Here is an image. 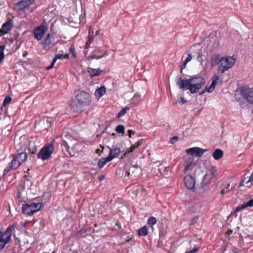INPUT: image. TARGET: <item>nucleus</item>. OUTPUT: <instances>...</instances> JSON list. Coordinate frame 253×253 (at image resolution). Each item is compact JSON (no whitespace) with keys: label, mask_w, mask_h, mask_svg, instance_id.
<instances>
[{"label":"nucleus","mask_w":253,"mask_h":253,"mask_svg":"<svg viewBox=\"0 0 253 253\" xmlns=\"http://www.w3.org/2000/svg\"><path fill=\"white\" fill-rule=\"evenodd\" d=\"M205 80L201 76H193L189 79L183 80L176 77V84L180 89L184 90L189 89L191 93L198 92L205 84Z\"/></svg>","instance_id":"f257e3e1"},{"label":"nucleus","mask_w":253,"mask_h":253,"mask_svg":"<svg viewBox=\"0 0 253 253\" xmlns=\"http://www.w3.org/2000/svg\"><path fill=\"white\" fill-rule=\"evenodd\" d=\"M54 151L53 142L46 144L37 155L39 159L42 160L49 159Z\"/></svg>","instance_id":"f03ea898"},{"label":"nucleus","mask_w":253,"mask_h":253,"mask_svg":"<svg viewBox=\"0 0 253 253\" xmlns=\"http://www.w3.org/2000/svg\"><path fill=\"white\" fill-rule=\"evenodd\" d=\"M42 205L41 203H32L23 204L22 207V212L27 216L32 215L34 213L40 210Z\"/></svg>","instance_id":"7ed1b4c3"},{"label":"nucleus","mask_w":253,"mask_h":253,"mask_svg":"<svg viewBox=\"0 0 253 253\" xmlns=\"http://www.w3.org/2000/svg\"><path fill=\"white\" fill-rule=\"evenodd\" d=\"M236 60L233 57H222L221 63L218 67V73L223 74L226 71L232 67L235 64Z\"/></svg>","instance_id":"20e7f679"},{"label":"nucleus","mask_w":253,"mask_h":253,"mask_svg":"<svg viewBox=\"0 0 253 253\" xmlns=\"http://www.w3.org/2000/svg\"><path fill=\"white\" fill-rule=\"evenodd\" d=\"M75 98L84 106H89L92 101L89 93L84 90H79L76 95Z\"/></svg>","instance_id":"39448f33"},{"label":"nucleus","mask_w":253,"mask_h":253,"mask_svg":"<svg viewBox=\"0 0 253 253\" xmlns=\"http://www.w3.org/2000/svg\"><path fill=\"white\" fill-rule=\"evenodd\" d=\"M241 95L243 98L250 103L253 104V87L249 88L243 86L240 89Z\"/></svg>","instance_id":"423d86ee"},{"label":"nucleus","mask_w":253,"mask_h":253,"mask_svg":"<svg viewBox=\"0 0 253 253\" xmlns=\"http://www.w3.org/2000/svg\"><path fill=\"white\" fill-rule=\"evenodd\" d=\"M54 41L55 39L53 36L50 34L46 35L43 41L41 42L43 49L46 51L50 50L53 45Z\"/></svg>","instance_id":"0eeeda50"},{"label":"nucleus","mask_w":253,"mask_h":253,"mask_svg":"<svg viewBox=\"0 0 253 253\" xmlns=\"http://www.w3.org/2000/svg\"><path fill=\"white\" fill-rule=\"evenodd\" d=\"M69 105L71 110L73 112L77 113L82 112L84 110V107H85L84 105H82L81 102L78 101L76 98L72 100L70 102Z\"/></svg>","instance_id":"6e6552de"},{"label":"nucleus","mask_w":253,"mask_h":253,"mask_svg":"<svg viewBox=\"0 0 253 253\" xmlns=\"http://www.w3.org/2000/svg\"><path fill=\"white\" fill-rule=\"evenodd\" d=\"M207 150L206 149L196 147L187 149L186 152L192 156L201 157Z\"/></svg>","instance_id":"1a4fd4ad"},{"label":"nucleus","mask_w":253,"mask_h":253,"mask_svg":"<svg viewBox=\"0 0 253 253\" xmlns=\"http://www.w3.org/2000/svg\"><path fill=\"white\" fill-rule=\"evenodd\" d=\"M13 24V21L11 19H9L4 23L0 29V37L7 34L12 28Z\"/></svg>","instance_id":"9d476101"},{"label":"nucleus","mask_w":253,"mask_h":253,"mask_svg":"<svg viewBox=\"0 0 253 253\" xmlns=\"http://www.w3.org/2000/svg\"><path fill=\"white\" fill-rule=\"evenodd\" d=\"M46 30H47L46 27L43 25H41L37 27L34 31L35 38L38 41H41L42 39Z\"/></svg>","instance_id":"9b49d317"},{"label":"nucleus","mask_w":253,"mask_h":253,"mask_svg":"<svg viewBox=\"0 0 253 253\" xmlns=\"http://www.w3.org/2000/svg\"><path fill=\"white\" fill-rule=\"evenodd\" d=\"M184 183L187 189L192 190L195 188L196 180L191 175H186L184 178Z\"/></svg>","instance_id":"f8f14e48"},{"label":"nucleus","mask_w":253,"mask_h":253,"mask_svg":"<svg viewBox=\"0 0 253 253\" xmlns=\"http://www.w3.org/2000/svg\"><path fill=\"white\" fill-rule=\"evenodd\" d=\"M34 1L35 0H21L15 4V6L19 10H22L29 8Z\"/></svg>","instance_id":"ddd939ff"},{"label":"nucleus","mask_w":253,"mask_h":253,"mask_svg":"<svg viewBox=\"0 0 253 253\" xmlns=\"http://www.w3.org/2000/svg\"><path fill=\"white\" fill-rule=\"evenodd\" d=\"M219 80V77L217 75H214L212 77V78L211 79L212 83L210 85H206L205 87V90L203 91L202 92H201L200 94H203L205 91H208L209 93H211L212 92V91L214 90L215 88V85L217 84V82Z\"/></svg>","instance_id":"4468645a"},{"label":"nucleus","mask_w":253,"mask_h":253,"mask_svg":"<svg viewBox=\"0 0 253 253\" xmlns=\"http://www.w3.org/2000/svg\"><path fill=\"white\" fill-rule=\"evenodd\" d=\"M121 153V149L119 148H114L110 149L108 157L111 161L117 158Z\"/></svg>","instance_id":"2eb2a0df"},{"label":"nucleus","mask_w":253,"mask_h":253,"mask_svg":"<svg viewBox=\"0 0 253 253\" xmlns=\"http://www.w3.org/2000/svg\"><path fill=\"white\" fill-rule=\"evenodd\" d=\"M16 226L15 224H12L11 225L9 226L6 231L4 232L2 234H1V232L0 231V234H1L0 236H3V237L4 235H7L6 237H9L10 241L11 239V235L12 234V232L14 231L15 229L16 228Z\"/></svg>","instance_id":"dca6fc26"},{"label":"nucleus","mask_w":253,"mask_h":253,"mask_svg":"<svg viewBox=\"0 0 253 253\" xmlns=\"http://www.w3.org/2000/svg\"><path fill=\"white\" fill-rule=\"evenodd\" d=\"M253 206V199L250 200L247 203H244L242 205L239 206L237 207L235 210V212H237L241 211V210H243L247 207H252Z\"/></svg>","instance_id":"f3484780"},{"label":"nucleus","mask_w":253,"mask_h":253,"mask_svg":"<svg viewBox=\"0 0 253 253\" xmlns=\"http://www.w3.org/2000/svg\"><path fill=\"white\" fill-rule=\"evenodd\" d=\"M106 93V87L103 85L98 88L94 92V95L97 99L101 97Z\"/></svg>","instance_id":"a211bd4d"},{"label":"nucleus","mask_w":253,"mask_h":253,"mask_svg":"<svg viewBox=\"0 0 253 253\" xmlns=\"http://www.w3.org/2000/svg\"><path fill=\"white\" fill-rule=\"evenodd\" d=\"M219 63H221V59L220 58V55L217 53L214 54L211 58V66H215L218 64Z\"/></svg>","instance_id":"6ab92c4d"},{"label":"nucleus","mask_w":253,"mask_h":253,"mask_svg":"<svg viewBox=\"0 0 253 253\" xmlns=\"http://www.w3.org/2000/svg\"><path fill=\"white\" fill-rule=\"evenodd\" d=\"M15 157L21 164H22L27 160L28 155L25 152H19L17 154V156H16Z\"/></svg>","instance_id":"aec40b11"},{"label":"nucleus","mask_w":253,"mask_h":253,"mask_svg":"<svg viewBox=\"0 0 253 253\" xmlns=\"http://www.w3.org/2000/svg\"><path fill=\"white\" fill-rule=\"evenodd\" d=\"M223 156V152L220 149H216L212 153V156L214 160H218Z\"/></svg>","instance_id":"412c9836"},{"label":"nucleus","mask_w":253,"mask_h":253,"mask_svg":"<svg viewBox=\"0 0 253 253\" xmlns=\"http://www.w3.org/2000/svg\"><path fill=\"white\" fill-rule=\"evenodd\" d=\"M22 164L16 158L14 157L13 160L8 164L10 166V167L11 168L13 169H16L18 168Z\"/></svg>","instance_id":"4be33fe9"},{"label":"nucleus","mask_w":253,"mask_h":253,"mask_svg":"<svg viewBox=\"0 0 253 253\" xmlns=\"http://www.w3.org/2000/svg\"><path fill=\"white\" fill-rule=\"evenodd\" d=\"M111 161L108 156L102 158L98 160L97 166L99 169H102L108 162Z\"/></svg>","instance_id":"5701e85b"},{"label":"nucleus","mask_w":253,"mask_h":253,"mask_svg":"<svg viewBox=\"0 0 253 253\" xmlns=\"http://www.w3.org/2000/svg\"><path fill=\"white\" fill-rule=\"evenodd\" d=\"M9 241V237L3 239V236H0V251L2 250Z\"/></svg>","instance_id":"b1692460"},{"label":"nucleus","mask_w":253,"mask_h":253,"mask_svg":"<svg viewBox=\"0 0 253 253\" xmlns=\"http://www.w3.org/2000/svg\"><path fill=\"white\" fill-rule=\"evenodd\" d=\"M87 71L91 76H99L102 72L99 69H93L92 68H88Z\"/></svg>","instance_id":"393cba45"},{"label":"nucleus","mask_w":253,"mask_h":253,"mask_svg":"<svg viewBox=\"0 0 253 253\" xmlns=\"http://www.w3.org/2000/svg\"><path fill=\"white\" fill-rule=\"evenodd\" d=\"M211 179L212 178L211 176H210V175H209L207 173L205 174L203 178L202 182V186L207 185L211 182Z\"/></svg>","instance_id":"a878e982"},{"label":"nucleus","mask_w":253,"mask_h":253,"mask_svg":"<svg viewBox=\"0 0 253 253\" xmlns=\"http://www.w3.org/2000/svg\"><path fill=\"white\" fill-rule=\"evenodd\" d=\"M138 234L141 236H145L148 235V231L146 226H144L138 230Z\"/></svg>","instance_id":"bb28decb"},{"label":"nucleus","mask_w":253,"mask_h":253,"mask_svg":"<svg viewBox=\"0 0 253 253\" xmlns=\"http://www.w3.org/2000/svg\"><path fill=\"white\" fill-rule=\"evenodd\" d=\"M209 170L211 174L210 175V176H211L212 178L216 176L217 174V170L215 166H211Z\"/></svg>","instance_id":"cd10ccee"},{"label":"nucleus","mask_w":253,"mask_h":253,"mask_svg":"<svg viewBox=\"0 0 253 253\" xmlns=\"http://www.w3.org/2000/svg\"><path fill=\"white\" fill-rule=\"evenodd\" d=\"M201 205L199 204H195L191 207V211L193 212H198L201 211Z\"/></svg>","instance_id":"c85d7f7f"},{"label":"nucleus","mask_w":253,"mask_h":253,"mask_svg":"<svg viewBox=\"0 0 253 253\" xmlns=\"http://www.w3.org/2000/svg\"><path fill=\"white\" fill-rule=\"evenodd\" d=\"M143 139H140L138 140L137 142L134 143V144L132 145L130 148V152H132L134 150V149L138 147H139L140 145H141L143 143Z\"/></svg>","instance_id":"c756f323"},{"label":"nucleus","mask_w":253,"mask_h":253,"mask_svg":"<svg viewBox=\"0 0 253 253\" xmlns=\"http://www.w3.org/2000/svg\"><path fill=\"white\" fill-rule=\"evenodd\" d=\"M5 48L4 45H0V63L4 59L5 55L4 54V50Z\"/></svg>","instance_id":"7c9ffc66"},{"label":"nucleus","mask_w":253,"mask_h":253,"mask_svg":"<svg viewBox=\"0 0 253 253\" xmlns=\"http://www.w3.org/2000/svg\"><path fill=\"white\" fill-rule=\"evenodd\" d=\"M157 219L154 216L149 217L147 220V224L150 226H152L153 225H155Z\"/></svg>","instance_id":"2f4dec72"},{"label":"nucleus","mask_w":253,"mask_h":253,"mask_svg":"<svg viewBox=\"0 0 253 253\" xmlns=\"http://www.w3.org/2000/svg\"><path fill=\"white\" fill-rule=\"evenodd\" d=\"M125 127L122 125H118L115 128V130L119 133H124L125 131Z\"/></svg>","instance_id":"473e14b6"},{"label":"nucleus","mask_w":253,"mask_h":253,"mask_svg":"<svg viewBox=\"0 0 253 253\" xmlns=\"http://www.w3.org/2000/svg\"><path fill=\"white\" fill-rule=\"evenodd\" d=\"M194 165L192 161L191 162H190L189 163H187L186 166H185V168H184V173H186L187 171L188 170H189V169H192V166Z\"/></svg>","instance_id":"72a5a7b5"},{"label":"nucleus","mask_w":253,"mask_h":253,"mask_svg":"<svg viewBox=\"0 0 253 253\" xmlns=\"http://www.w3.org/2000/svg\"><path fill=\"white\" fill-rule=\"evenodd\" d=\"M129 110V108L126 107L124 109H122L118 114L117 117L118 118H120L123 117L126 112L127 110Z\"/></svg>","instance_id":"f704fd0d"},{"label":"nucleus","mask_w":253,"mask_h":253,"mask_svg":"<svg viewBox=\"0 0 253 253\" xmlns=\"http://www.w3.org/2000/svg\"><path fill=\"white\" fill-rule=\"evenodd\" d=\"M11 100L12 99L10 96H6L3 100L2 106H5L6 105L9 104Z\"/></svg>","instance_id":"c9c22d12"},{"label":"nucleus","mask_w":253,"mask_h":253,"mask_svg":"<svg viewBox=\"0 0 253 253\" xmlns=\"http://www.w3.org/2000/svg\"><path fill=\"white\" fill-rule=\"evenodd\" d=\"M70 52L72 54L74 58H76V51L74 46H71L69 48Z\"/></svg>","instance_id":"e433bc0d"},{"label":"nucleus","mask_w":253,"mask_h":253,"mask_svg":"<svg viewBox=\"0 0 253 253\" xmlns=\"http://www.w3.org/2000/svg\"><path fill=\"white\" fill-rule=\"evenodd\" d=\"M103 56H104V55L98 56V55H91L89 56L87 58L88 59H100L103 58Z\"/></svg>","instance_id":"4c0bfd02"},{"label":"nucleus","mask_w":253,"mask_h":253,"mask_svg":"<svg viewBox=\"0 0 253 253\" xmlns=\"http://www.w3.org/2000/svg\"><path fill=\"white\" fill-rule=\"evenodd\" d=\"M197 60L201 63L204 61L203 55L201 52H199L197 56Z\"/></svg>","instance_id":"58836bf2"},{"label":"nucleus","mask_w":253,"mask_h":253,"mask_svg":"<svg viewBox=\"0 0 253 253\" xmlns=\"http://www.w3.org/2000/svg\"><path fill=\"white\" fill-rule=\"evenodd\" d=\"M199 219V217L198 216H195L194 217H193L192 219H191L190 220V225H194V224H195L198 220Z\"/></svg>","instance_id":"ea45409f"},{"label":"nucleus","mask_w":253,"mask_h":253,"mask_svg":"<svg viewBox=\"0 0 253 253\" xmlns=\"http://www.w3.org/2000/svg\"><path fill=\"white\" fill-rule=\"evenodd\" d=\"M63 57V54H57L55 55L54 58L53 59L54 62H56L57 59H61Z\"/></svg>","instance_id":"a19ab883"},{"label":"nucleus","mask_w":253,"mask_h":253,"mask_svg":"<svg viewBox=\"0 0 253 253\" xmlns=\"http://www.w3.org/2000/svg\"><path fill=\"white\" fill-rule=\"evenodd\" d=\"M191 59H192V55L191 53H188V56L185 60L184 62H185V63L187 64L189 62H190L191 60Z\"/></svg>","instance_id":"79ce46f5"},{"label":"nucleus","mask_w":253,"mask_h":253,"mask_svg":"<svg viewBox=\"0 0 253 253\" xmlns=\"http://www.w3.org/2000/svg\"><path fill=\"white\" fill-rule=\"evenodd\" d=\"M13 169L10 167V166L8 165L7 167L4 169L3 171V174H6L10 170H12Z\"/></svg>","instance_id":"37998d69"},{"label":"nucleus","mask_w":253,"mask_h":253,"mask_svg":"<svg viewBox=\"0 0 253 253\" xmlns=\"http://www.w3.org/2000/svg\"><path fill=\"white\" fill-rule=\"evenodd\" d=\"M230 192V189L228 187H226L225 189H222L220 191L221 195H224L225 193H228Z\"/></svg>","instance_id":"c03bdc74"},{"label":"nucleus","mask_w":253,"mask_h":253,"mask_svg":"<svg viewBox=\"0 0 253 253\" xmlns=\"http://www.w3.org/2000/svg\"><path fill=\"white\" fill-rule=\"evenodd\" d=\"M177 140H178V137H176V136H174V137H172V138H170V139L169 140V142L171 144H173L176 141H177Z\"/></svg>","instance_id":"a18cd8bd"},{"label":"nucleus","mask_w":253,"mask_h":253,"mask_svg":"<svg viewBox=\"0 0 253 253\" xmlns=\"http://www.w3.org/2000/svg\"><path fill=\"white\" fill-rule=\"evenodd\" d=\"M198 250H199L198 248H195L189 251L188 252H187L186 253H194L196 252Z\"/></svg>","instance_id":"49530a36"},{"label":"nucleus","mask_w":253,"mask_h":253,"mask_svg":"<svg viewBox=\"0 0 253 253\" xmlns=\"http://www.w3.org/2000/svg\"><path fill=\"white\" fill-rule=\"evenodd\" d=\"M55 63V62H54V61H53V60H52V63H51V65H50V66H49L47 67H46V69H47V70H49L51 69V68H52L53 67V66H54V65Z\"/></svg>","instance_id":"de8ad7c7"},{"label":"nucleus","mask_w":253,"mask_h":253,"mask_svg":"<svg viewBox=\"0 0 253 253\" xmlns=\"http://www.w3.org/2000/svg\"><path fill=\"white\" fill-rule=\"evenodd\" d=\"M187 102V101L184 99V97H181L180 99V100L179 101V102L180 104H185L186 102Z\"/></svg>","instance_id":"09e8293b"},{"label":"nucleus","mask_w":253,"mask_h":253,"mask_svg":"<svg viewBox=\"0 0 253 253\" xmlns=\"http://www.w3.org/2000/svg\"><path fill=\"white\" fill-rule=\"evenodd\" d=\"M246 182L247 181H246L245 178L243 179L239 184V187L244 186L245 184H246Z\"/></svg>","instance_id":"8fccbe9b"},{"label":"nucleus","mask_w":253,"mask_h":253,"mask_svg":"<svg viewBox=\"0 0 253 253\" xmlns=\"http://www.w3.org/2000/svg\"><path fill=\"white\" fill-rule=\"evenodd\" d=\"M186 64H187V63H185V62H184L183 64L181 66V67H180V69H181L180 72H181V73H182V71L185 68Z\"/></svg>","instance_id":"3c124183"},{"label":"nucleus","mask_w":253,"mask_h":253,"mask_svg":"<svg viewBox=\"0 0 253 253\" xmlns=\"http://www.w3.org/2000/svg\"><path fill=\"white\" fill-rule=\"evenodd\" d=\"M128 133L129 137H131L132 135L134 134L135 132L132 130H128Z\"/></svg>","instance_id":"603ef678"},{"label":"nucleus","mask_w":253,"mask_h":253,"mask_svg":"<svg viewBox=\"0 0 253 253\" xmlns=\"http://www.w3.org/2000/svg\"><path fill=\"white\" fill-rule=\"evenodd\" d=\"M140 96L139 95H138V94H136L133 96V97L132 99H133H133H139V98H140Z\"/></svg>","instance_id":"864d4df0"},{"label":"nucleus","mask_w":253,"mask_h":253,"mask_svg":"<svg viewBox=\"0 0 253 253\" xmlns=\"http://www.w3.org/2000/svg\"><path fill=\"white\" fill-rule=\"evenodd\" d=\"M69 54H66L64 55H63V58L64 59H69Z\"/></svg>","instance_id":"5fc2aeb1"},{"label":"nucleus","mask_w":253,"mask_h":253,"mask_svg":"<svg viewBox=\"0 0 253 253\" xmlns=\"http://www.w3.org/2000/svg\"><path fill=\"white\" fill-rule=\"evenodd\" d=\"M28 55V52L26 51H25L24 53H23V56L26 57Z\"/></svg>","instance_id":"6e6d98bb"},{"label":"nucleus","mask_w":253,"mask_h":253,"mask_svg":"<svg viewBox=\"0 0 253 253\" xmlns=\"http://www.w3.org/2000/svg\"><path fill=\"white\" fill-rule=\"evenodd\" d=\"M104 178V176H101L100 177V180H102V179H103Z\"/></svg>","instance_id":"4d7b16f0"},{"label":"nucleus","mask_w":253,"mask_h":253,"mask_svg":"<svg viewBox=\"0 0 253 253\" xmlns=\"http://www.w3.org/2000/svg\"><path fill=\"white\" fill-rule=\"evenodd\" d=\"M64 143H65V144L66 145H67V143H66V142H64Z\"/></svg>","instance_id":"13d9d810"},{"label":"nucleus","mask_w":253,"mask_h":253,"mask_svg":"<svg viewBox=\"0 0 253 253\" xmlns=\"http://www.w3.org/2000/svg\"><path fill=\"white\" fill-rule=\"evenodd\" d=\"M52 253H55V252L53 251Z\"/></svg>","instance_id":"bf43d9fd"}]
</instances>
